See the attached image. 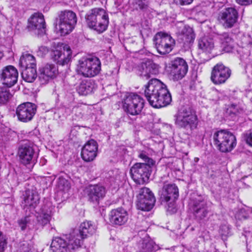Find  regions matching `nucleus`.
<instances>
[{"instance_id":"obj_3","label":"nucleus","mask_w":252,"mask_h":252,"mask_svg":"<svg viewBox=\"0 0 252 252\" xmlns=\"http://www.w3.org/2000/svg\"><path fill=\"white\" fill-rule=\"evenodd\" d=\"M87 25L99 33L103 32L109 24L108 16L106 11L101 8L90 10L85 16Z\"/></svg>"},{"instance_id":"obj_22","label":"nucleus","mask_w":252,"mask_h":252,"mask_svg":"<svg viewBox=\"0 0 252 252\" xmlns=\"http://www.w3.org/2000/svg\"><path fill=\"white\" fill-rule=\"evenodd\" d=\"M58 73L56 65L52 63H46L39 68V79L42 84L47 83L49 80L54 78Z\"/></svg>"},{"instance_id":"obj_36","label":"nucleus","mask_w":252,"mask_h":252,"mask_svg":"<svg viewBox=\"0 0 252 252\" xmlns=\"http://www.w3.org/2000/svg\"><path fill=\"white\" fill-rule=\"evenodd\" d=\"M9 90L6 87H0V103H6L11 97Z\"/></svg>"},{"instance_id":"obj_5","label":"nucleus","mask_w":252,"mask_h":252,"mask_svg":"<svg viewBox=\"0 0 252 252\" xmlns=\"http://www.w3.org/2000/svg\"><path fill=\"white\" fill-rule=\"evenodd\" d=\"M214 144L221 152L232 151L236 145V139L232 133L227 130H220L213 135Z\"/></svg>"},{"instance_id":"obj_26","label":"nucleus","mask_w":252,"mask_h":252,"mask_svg":"<svg viewBox=\"0 0 252 252\" xmlns=\"http://www.w3.org/2000/svg\"><path fill=\"white\" fill-rule=\"evenodd\" d=\"M39 202V196L35 190L28 189L26 191L24 199L22 202L24 208H35Z\"/></svg>"},{"instance_id":"obj_43","label":"nucleus","mask_w":252,"mask_h":252,"mask_svg":"<svg viewBox=\"0 0 252 252\" xmlns=\"http://www.w3.org/2000/svg\"><path fill=\"white\" fill-rule=\"evenodd\" d=\"M252 213V210L249 208H242L240 210L238 217L239 219H245L248 218Z\"/></svg>"},{"instance_id":"obj_17","label":"nucleus","mask_w":252,"mask_h":252,"mask_svg":"<svg viewBox=\"0 0 252 252\" xmlns=\"http://www.w3.org/2000/svg\"><path fill=\"white\" fill-rule=\"evenodd\" d=\"M85 193L89 201L97 204L99 200L105 196L106 189L102 186L91 185L86 188Z\"/></svg>"},{"instance_id":"obj_32","label":"nucleus","mask_w":252,"mask_h":252,"mask_svg":"<svg viewBox=\"0 0 252 252\" xmlns=\"http://www.w3.org/2000/svg\"><path fill=\"white\" fill-rule=\"evenodd\" d=\"M22 76L24 80L28 82H32L37 77L36 66L24 68Z\"/></svg>"},{"instance_id":"obj_9","label":"nucleus","mask_w":252,"mask_h":252,"mask_svg":"<svg viewBox=\"0 0 252 252\" xmlns=\"http://www.w3.org/2000/svg\"><path fill=\"white\" fill-rule=\"evenodd\" d=\"M52 59L61 65L67 64L71 57V49L67 45L58 43L54 44L50 53Z\"/></svg>"},{"instance_id":"obj_51","label":"nucleus","mask_w":252,"mask_h":252,"mask_svg":"<svg viewBox=\"0 0 252 252\" xmlns=\"http://www.w3.org/2000/svg\"><path fill=\"white\" fill-rule=\"evenodd\" d=\"M3 56V53L1 51H0V60L2 58Z\"/></svg>"},{"instance_id":"obj_12","label":"nucleus","mask_w":252,"mask_h":252,"mask_svg":"<svg viewBox=\"0 0 252 252\" xmlns=\"http://www.w3.org/2000/svg\"><path fill=\"white\" fill-rule=\"evenodd\" d=\"M231 74L229 68L222 63H218L212 68L210 79L215 85H221L226 82Z\"/></svg>"},{"instance_id":"obj_14","label":"nucleus","mask_w":252,"mask_h":252,"mask_svg":"<svg viewBox=\"0 0 252 252\" xmlns=\"http://www.w3.org/2000/svg\"><path fill=\"white\" fill-rule=\"evenodd\" d=\"M238 13L233 7H228L221 11L218 16V20L225 28H231L236 23Z\"/></svg>"},{"instance_id":"obj_4","label":"nucleus","mask_w":252,"mask_h":252,"mask_svg":"<svg viewBox=\"0 0 252 252\" xmlns=\"http://www.w3.org/2000/svg\"><path fill=\"white\" fill-rule=\"evenodd\" d=\"M77 23L76 14L71 10L61 11L56 19L55 28L61 35L70 33Z\"/></svg>"},{"instance_id":"obj_29","label":"nucleus","mask_w":252,"mask_h":252,"mask_svg":"<svg viewBox=\"0 0 252 252\" xmlns=\"http://www.w3.org/2000/svg\"><path fill=\"white\" fill-rule=\"evenodd\" d=\"M198 46L203 52L209 53L214 47L213 39L207 36L201 37L198 40Z\"/></svg>"},{"instance_id":"obj_47","label":"nucleus","mask_w":252,"mask_h":252,"mask_svg":"<svg viewBox=\"0 0 252 252\" xmlns=\"http://www.w3.org/2000/svg\"><path fill=\"white\" fill-rule=\"evenodd\" d=\"M246 143L252 147V132L247 133L245 136Z\"/></svg>"},{"instance_id":"obj_23","label":"nucleus","mask_w":252,"mask_h":252,"mask_svg":"<svg viewBox=\"0 0 252 252\" xmlns=\"http://www.w3.org/2000/svg\"><path fill=\"white\" fill-rule=\"evenodd\" d=\"M109 220L113 225L121 226L125 224L128 220L127 212L122 208L112 210L109 214Z\"/></svg>"},{"instance_id":"obj_37","label":"nucleus","mask_w":252,"mask_h":252,"mask_svg":"<svg viewBox=\"0 0 252 252\" xmlns=\"http://www.w3.org/2000/svg\"><path fill=\"white\" fill-rule=\"evenodd\" d=\"M58 187L60 190L67 192L70 188V185L67 180L63 178L60 177L58 183Z\"/></svg>"},{"instance_id":"obj_19","label":"nucleus","mask_w":252,"mask_h":252,"mask_svg":"<svg viewBox=\"0 0 252 252\" xmlns=\"http://www.w3.org/2000/svg\"><path fill=\"white\" fill-rule=\"evenodd\" d=\"M98 144L96 141L91 139L82 148L81 156L86 162L93 161L97 155Z\"/></svg>"},{"instance_id":"obj_30","label":"nucleus","mask_w":252,"mask_h":252,"mask_svg":"<svg viewBox=\"0 0 252 252\" xmlns=\"http://www.w3.org/2000/svg\"><path fill=\"white\" fill-rule=\"evenodd\" d=\"M155 201V198L150 197L148 199H143L142 197H140V199H137V207L139 210L149 211L153 208Z\"/></svg>"},{"instance_id":"obj_8","label":"nucleus","mask_w":252,"mask_h":252,"mask_svg":"<svg viewBox=\"0 0 252 252\" xmlns=\"http://www.w3.org/2000/svg\"><path fill=\"white\" fill-rule=\"evenodd\" d=\"M175 124L179 127L191 131L197 127L198 119L190 108L181 109L176 116Z\"/></svg>"},{"instance_id":"obj_6","label":"nucleus","mask_w":252,"mask_h":252,"mask_svg":"<svg viewBox=\"0 0 252 252\" xmlns=\"http://www.w3.org/2000/svg\"><path fill=\"white\" fill-rule=\"evenodd\" d=\"M101 70V62L97 57L82 58L78 61L76 71L85 77L97 75Z\"/></svg>"},{"instance_id":"obj_48","label":"nucleus","mask_w":252,"mask_h":252,"mask_svg":"<svg viewBox=\"0 0 252 252\" xmlns=\"http://www.w3.org/2000/svg\"><path fill=\"white\" fill-rule=\"evenodd\" d=\"M236 1L241 5H247L252 3V0H235Z\"/></svg>"},{"instance_id":"obj_27","label":"nucleus","mask_w":252,"mask_h":252,"mask_svg":"<svg viewBox=\"0 0 252 252\" xmlns=\"http://www.w3.org/2000/svg\"><path fill=\"white\" fill-rule=\"evenodd\" d=\"M53 209L50 203L42 207L37 216V221L40 224L44 226L49 223L53 215Z\"/></svg>"},{"instance_id":"obj_16","label":"nucleus","mask_w":252,"mask_h":252,"mask_svg":"<svg viewBox=\"0 0 252 252\" xmlns=\"http://www.w3.org/2000/svg\"><path fill=\"white\" fill-rule=\"evenodd\" d=\"M137 74L142 79L147 80L153 75L158 73V66L152 61L147 60L142 62L136 68Z\"/></svg>"},{"instance_id":"obj_50","label":"nucleus","mask_w":252,"mask_h":252,"mask_svg":"<svg viewBox=\"0 0 252 252\" xmlns=\"http://www.w3.org/2000/svg\"><path fill=\"white\" fill-rule=\"evenodd\" d=\"M39 50L42 51L44 53H46L48 52V49L45 46H41L39 48Z\"/></svg>"},{"instance_id":"obj_21","label":"nucleus","mask_w":252,"mask_h":252,"mask_svg":"<svg viewBox=\"0 0 252 252\" xmlns=\"http://www.w3.org/2000/svg\"><path fill=\"white\" fill-rule=\"evenodd\" d=\"M29 27L32 30H37L38 35L45 33L46 26L44 16L39 13H34L29 20Z\"/></svg>"},{"instance_id":"obj_41","label":"nucleus","mask_w":252,"mask_h":252,"mask_svg":"<svg viewBox=\"0 0 252 252\" xmlns=\"http://www.w3.org/2000/svg\"><path fill=\"white\" fill-rule=\"evenodd\" d=\"M7 237L0 231V252H3L7 248Z\"/></svg>"},{"instance_id":"obj_24","label":"nucleus","mask_w":252,"mask_h":252,"mask_svg":"<svg viewBox=\"0 0 252 252\" xmlns=\"http://www.w3.org/2000/svg\"><path fill=\"white\" fill-rule=\"evenodd\" d=\"M191 209L198 220H205L210 213L206 203L203 201H194L191 206Z\"/></svg>"},{"instance_id":"obj_2","label":"nucleus","mask_w":252,"mask_h":252,"mask_svg":"<svg viewBox=\"0 0 252 252\" xmlns=\"http://www.w3.org/2000/svg\"><path fill=\"white\" fill-rule=\"evenodd\" d=\"M145 95L150 104L155 108L165 107L172 100L166 86L157 79L149 81L145 87Z\"/></svg>"},{"instance_id":"obj_49","label":"nucleus","mask_w":252,"mask_h":252,"mask_svg":"<svg viewBox=\"0 0 252 252\" xmlns=\"http://www.w3.org/2000/svg\"><path fill=\"white\" fill-rule=\"evenodd\" d=\"M193 0H179V1L181 5H188L192 3Z\"/></svg>"},{"instance_id":"obj_38","label":"nucleus","mask_w":252,"mask_h":252,"mask_svg":"<svg viewBox=\"0 0 252 252\" xmlns=\"http://www.w3.org/2000/svg\"><path fill=\"white\" fill-rule=\"evenodd\" d=\"M227 113L238 115L244 112L243 107L236 104H232L227 110Z\"/></svg>"},{"instance_id":"obj_44","label":"nucleus","mask_w":252,"mask_h":252,"mask_svg":"<svg viewBox=\"0 0 252 252\" xmlns=\"http://www.w3.org/2000/svg\"><path fill=\"white\" fill-rule=\"evenodd\" d=\"M139 157L145 162V164L151 166L155 164V161L151 158H149L145 153H141L139 154Z\"/></svg>"},{"instance_id":"obj_7","label":"nucleus","mask_w":252,"mask_h":252,"mask_svg":"<svg viewBox=\"0 0 252 252\" xmlns=\"http://www.w3.org/2000/svg\"><path fill=\"white\" fill-rule=\"evenodd\" d=\"M144 100L139 95L133 93H127L122 101V108L128 115H138L141 112Z\"/></svg>"},{"instance_id":"obj_35","label":"nucleus","mask_w":252,"mask_h":252,"mask_svg":"<svg viewBox=\"0 0 252 252\" xmlns=\"http://www.w3.org/2000/svg\"><path fill=\"white\" fill-rule=\"evenodd\" d=\"M158 249V246L151 240H144L142 244L141 249L139 252H155Z\"/></svg>"},{"instance_id":"obj_39","label":"nucleus","mask_w":252,"mask_h":252,"mask_svg":"<svg viewBox=\"0 0 252 252\" xmlns=\"http://www.w3.org/2000/svg\"><path fill=\"white\" fill-rule=\"evenodd\" d=\"M140 197H142L143 199H148L150 197L155 198L153 193L147 188H142L139 190L138 195H137V199H140Z\"/></svg>"},{"instance_id":"obj_18","label":"nucleus","mask_w":252,"mask_h":252,"mask_svg":"<svg viewBox=\"0 0 252 252\" xmlns=\"http://www.w3.org/2000/svg\"><path fill=\"white\" fill-rule=\"evenodd\" d=\"M21 162L25 165L33 166L35 163L34 150L32 144H25L19 149Z\"/></svg>"},{"instance_id":"obj_46","label":"nucleus","mask_w":252,"mask_h":252,"mask_svg":"<svg viewBox=\"0 0 252 252\" xmlns=\"http://www.w3.org/2000/svg\"><path fill=\"white\" fill-rule=\"evenodd\" d=\"M72 112L75 113L78 117H82L83 116V109L81 106H74L72 108Z\"/></svg>"},{"instance_id":"obj_42","label":"nucleus","mask_w":252,"mask_h":252,"mask_svg":"<svg viewBox=\"0 0 252 252\" xmlns=\"http://www.w3.org/2000/svg\"><path fill=\"white\" fill-rule=\"evenodd\" d=\"M134 2L140 9L143 10H146L149 4V0H134Z\"/></svg>"},{"instance_id":"obj_31","label":"nucleus","mask_w":252,"mask_h":252,"mask_svg":"<svg viewBox=\"0 0 252 252\" xmlns=\"http://www.w3.org/2000/svg\"><path fill=\"white\" fill-rule=\"evenodd\" d=\"M19 64L23 68L36 66L35 58L28 53L23 54L21 57Z\"/></svg>"},{"instance_id":"obj_28","label":"nucleus","mask_w":252,"mask_h":252,"mask_svg":"<svg viewBox=\"0 0 252 252\" xmlns=\"http://www.w3.org/2000/svg\"><path fill=\"white\" fill-rule=\"evenodd\" d=\"M195 38L193 29L189 26H185L178 35L179 41L184 46H188Z\"/></svg>"},{"instance_id":"obj_1","label":"nucleus","mask_w":252,"mask_h":252,"mask_svg":"<svg viewBox=\"0 0 252 252\" xmlns=\"http://www.w3.org/2000/svg\"><path fill=\"white\" fill-rule=\"evenodd\" d=\"M96 227L91 221L82 222L79 229L73 231L63 237H57L53 239L50 248V252H72L81 247L83 240L88 235H92L95 232Z\"/></svg>"},{"instance_id":"obj_13","label":"nucleus","mask_w":252,"mask_h":252,"mask_svg":"<svg viewBox=\"0 0 252 252\" xmlns=\"http://www.w3.org/2000/svg\"><path fill=\"white\" fill-rule=\"evenodd\" d=\"M188 68V64L184 59L176 58L170 63V75L174 80H180L186 75Z\"/></svg>"},{"instance_id":"obj_33","label":"nucleus","mask_w":252,"mask_h":252,"mask_svg":"<svg viewBox=\"0 0 252 252\" xmlns=\"http://www.w3.org/2000/svg\"><path fill=\"white\" fill-rule=\"evenodd\" d=\"M92 83L86 80L82 81L77 88V91L81 95H87L93 91Z\"/></svg>"},{"instance_id":"obj_11","label":"nucleus","mask_w":252,"mask_h":252,"mask_svg":"<svg viewBox=\"0 0 252 252\" xmlns=\"http://www.w3.org/2000/svg\"><path fill=\"white\" fill-rule=\"evenodd\" d=\"M151 166L143 163H136L130 169V174L133 181L138 184L147 182L150 175Z\"/></svg>"},{"instance_id":"obj_25","label":"nucleus","mask_w":252,"mask_h":252,"mask_svg":"<svg viewBox=\"0 0 252 252\" xmlns=\"http://www.w3.org/2000/svg\"><path fill=\"white\" fill-rule=\"evenodd\" d=\"M160 200L162 202L174 201L179 196L178 188L175 184L164 185L160 193Z\"/></svg>"},{"instance_id":"obj_45","label":"nucleus","mask_w":252,"mask_h":252,"mask_svg":"<svg viewBox=\"0 0 252 252\" xmlns=\"http://www.w3.org/2000/svg\"><path fill=\"white\" fill-rule=\"evenodd\" d=\"M29 221V218L25 217L22 218L18 221V223L21 227V230H24L27 227V224Z\"/></svg>"},{"instance_id":"obj_10","label":"nucleus","mask_w":252,"mask_h":252,"mask_svg":"<svg viewBox=\"0 0 252 252\" xmlns=\"http://www.w3.org/2000/svg\"><path fill=\"white\" fill-rule=\"evenodd\" d=\"M155 47L161 55L170 53L175 44V40L167 33L159 32L154 37Z\"/></svg>"},{"instance_id":"obj_20","label":"nucleus","mask_w":252,"mask_h":252,"mask_svg":"<svg viewBox=\"0 0 252 252\" xmlns=\"http://www.w3.org/2000/svg\"><path fill=\"white\" fill-rule=\"evenodd\" d=\"M18 72L15 67L12 65L5 67L1 73V79L3 84L7 87L13 86L17 82Z\"/></svg>"},{"instance_id":"obj_15","label":"nucleus","mask_w":252,"mask_h":252,"mask_svg":"<svg viewBox=\"0 0 252 252\" xmlns=\"http://www.w3.org/2000/svg\"><path fill=\"white\" fill-rule=\"evenodd\" d=\"M36 111V106L31 102H25L19 105L16 108V114L19 121L27 123L31 121Z\"/></svg>"},{"instance_id":"obj_34","label":"nucleus","mask_w":252,"mask_h":252,"mask_svg":"<svg viewBox=\"0 0 252 252\" xmlns=\"http://www.w3.org/2000/svg\"><path fill=\"white\" fill-rule=\"evenodd\" d=\"M222 46L225 50H229L233 48V40L228 33H223L219 36Z\"/></svg>"},{"instance_id":"obj_40","label":"nucleus","mask_w":252,"mask_h":252,"mask_svg":"<svg viewBox=\"0 0 252 252\" xmlns=\"http://www.w3.org/2000/svg\"><path fill=\"white\" fill-rule=\"evenodd\" d=\"M219 233L223 239L230 236L231 231L229 225L227 224H221L220 227Z\"/></svg>"}]
</instances>
